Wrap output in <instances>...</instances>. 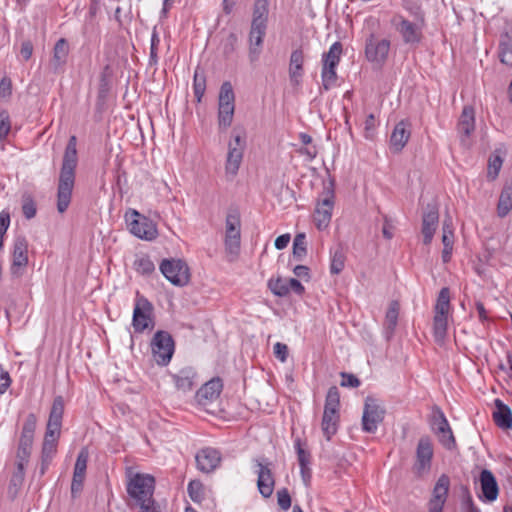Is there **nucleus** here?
<instances>
[{"label": "nucleus", "mask_w": 512, "mask_h": 512, "mask_svg": "<svg viewBox=\"0 0 512 512\" xmlns=\"http://www.w3.org/2000/svg\"><path fill=\"white\" fill-rule=\"evenodd\" d=\"M257 475V487L264 498H269L274 491L275 479L272 473V462L264 457H256L252 460Z\"/></svg>", "instance_id": "nucleus-9"}, {"label": "nucleus", "mask_w": 512, "mask_h": 512, "mask_svg": "<svg viewBox=\"0 0 512 512\" xmlns=\"http://www.w3.org/2000/svg\"><path fill=\"white\" fill-rule=\"evenodd\" d=\"M391 24L401 35L405 44H417L422 37V28L424 23L409 21L404 16L396 14L391 19Z\"/></svg>", "instance_id": "nucleus-12"}, {"label": "nucleus", "mask_w": 512, "mask_h": 512, "mask_svg": "<svg viewBox=\"0 0 512 512\" xmlns=\"http://www.w3.org/2000/svg\"><path fill=\"white\" fill-rule=\"evenodd\" d=\"M245 149V140L239 134L232 136L228 143V152L225 162V173L230 179H233L240 168L243 153Z\"/></svg>", "instance_id": "nucleus-14"}, {"label": "nucleus", "mask_w": 512, "mask_h": 512, "mask_svg": "<svg viewBox=\"0 0 512 512\" xmlns=\"http://www.w3.org/2000/svg\"><path fill=\"white\" fill-rule=\"evenodd\" d=\"M126 490L140 508L154 505L155 478L146 473H134L131 468L127 469Z\"/></svg>", "instance_id": "nucleus-2"}, {"label": "nucleus", "mask_w": 512, "mask_h": 512, "mask_svg": "<svg viewBox=\"0 0 512 512\" xmlns=\"http://www.w3.org/2000/svg\"><path fill=\"white\" fill-rule=\"evenodd\" d=\"M57 452V444H51L50 442H43L41 458L52 461L53 457Z\"/></svg>", "instance_id": "nucleus-57"}, {"label": "nucleus", "mask_w": 512, "mask_h": 512, "mask_svg": "<svg viewBox=\"0 0 512 512\" xmlns=\"http://www.w3.org/2000/svg\"><path fill=\"white\" fill-rule=\"evenodd\" d=\"M12 95V81L8 76L0 80V97L9 98Z\"/></svg>", "instance_id": "nucleus-58"}, {"label": "nucleus", "mask_w": 512, "mask_h": 512, "mask_svg": "<svg viewBox=\"0 0 512 512\" xmlns=\"http://www.w3.org/2000/svg\"><path fill=\"white\" fill-rule=\"evenodd\" d=\"M187 491L191 500L195 503H201L205 498L204 486L199 480H191Z\"/></svg>", "instance_id": "nucleus-47"}, {"label": "nucleus", "mask_w": 512, "mask_h": 512, "mask_svg": "<svg viewBox=\"0 0 512 512\" xmlns=\"http://www.w3.org/2000/svg\"><path fill=\"white\" fill-rule=\"evenodd\" d=\"M343 52V47L341 42L337 41L334 42L328 52H325L322 56V66L323 67H331V68H337L341 55Z\"/></svg>", "instance_id": "nucleus-37"}, {"label": "nucleus", "mask_w": 512, "mask_h": 512, "mask_svg": "<svg viewBox=\"0 0 512 512\" xmlns=\"http://www.w3.org/2000/svg\"><path fill=\"white\" fill-rule=\"evenodd\" d=\"M33 44L30 40H25L21 43L20 55L24 61H28L33 54Z\"/></svg>", "instance_id": "nucleus-62"}, {"label": "nucleus", "mask_w": 512, "mask_h": 512, "mask_svg": "<svg viewBox=\"0 0 512 512\" xmlns=\"http://www.w3.org/2000/svg\"><path fill=\"white\" fill-rule=\"evenodd\" d=\"M133 215L136 217L130 224V232L136 237L152 241L157 238L158 230L156 224L149 218L141 216L136 210L133 211Z\"/></svg>", "instance_id": "nucleus-19"}, {"label": "nucleus", "mask_w": 512, "mask_h": 512, "mask_svg": "<svg viewBox=\"0 0 512 512\" xmlns=\"http://www.w3.org/2000/svg\"><path fill=\"white\" fill-rule=\"evenodd\" d=\"M69 45L65 38H60L54 45L53 55L50 60V67L54 73L62 70L67 62Z\"/></svg>", "instance_id": "nucleus-28"}, {"label": "nucleus", "mask_w": 512, "mask_h": 512, "mask_svg": "<svg viewBox=\"0 0 512 512\" xmlns=\"http://www.w3.org/2000/svg\"><path fill=\"white\" fill-rule=\"evenodd\" d=\"M11 385V378L7 371L0 368V395L4 394Z\"/></svg>", "instance_id": "nucleus-64"}, {"label": "nucleus", "mask_w": 512, "mask_h": 512, "mask_svg": "<svg viewBox=\"0 0 512 512\" xmlns=\"http://www.w3.org/2000/svg\"><path fill=\"white\" fill-rule=\"evenodd\" d=\"M278 505L283 510H288L291 506V497L286 488H283L277 492Z\"/></svg>", "instance_id": "nucleus-55"}, {"label": "nucleus", "mask_w": 512, "mask_h": 512, "mask_svg": "<svg viewBox=\"0 0 512 512\" xmlns=\"http://www.w3.org/2000/svg\"><path fill=\"white\" fill-rule=\"evenodd\" d=\"M341 386L356 388L360 385V380L353 374L342 372L341 374Z\"/></svg>", "instance_id": "nucleus-59"}, {"label": "nucleus", "mask_w": 512, "mask_h": 512, "mask_svg": "<svg viewBox=\"0 0 512 512\" xmlns=\"http://www.w3.org/2000/svg\"><path fill=\"white\" fill-rule=\"evenodd\" d=\"M25 466L26 465L24 464L16 463V470L14 471L10 479V483L7 490L8 497L11 500L16 499L19 491L21 490V487L25 479Z\"/></svg>", "instance_id": "nucleus-33"}, {"label": "nucleus", "mask_w": 512, "mask_h": 512, "mask_svg": "<svg viewBox=\"0 0 512 512\" xmlns=\"http://www.w3.org/2000/svg\"><path fill=\"white\" fill-rule=\"evenodd\" d=\"M266 35V28L250 27L249 31V50L248 58L250 63H256L259 60L263 48L264 37Z\"/></svg>", "instance_id": "nucleus-25"}, {"label": "nucleus", "mask_w": 512, "mask_h": 512, "mask_svg": "<svg viewBox=\"0 0 512 512\" xmlns=\"http://www.w3.org/2000/svg\"><path fill=\"white\" fill-rule=\"evenodd\" d=\"M339 408V390L336 386H331L328 389L326 395L324 412L321 423L323 434L328 441L331 440L332 436L335 435L338 430V424L340 419Z\"/></svg>", "instance_id": "nucleus-3"}, {"label": "nucleus", "mask_w": 512, "mask_h": 512, "mask_svg": "<svg viewBox=\"0 0 512 512\" xmlns=\"http://www.w3.org/2000/svg\"><path fill=\"white\" fill-rule=\"evenodd\" d=\"M37 418L29 413L24 421L16 453V463L27 465L32 452Z\"/></svg>", "instance_id": "nucleus-6"}, {"label": "nucleus", "mask_w": 512, "mask_h": 512, "mask_svg": "<svg viewBox=\"0 0 512 512\" xmlns=\"http://www.w3.org/2000/svg\"><path fill=\"white\" fill-rule=\"evenodd\" d=\"M288 285V279H283L281 277L270 279L268 281V288L278 297H286L290 293Z\"/></svg>", "instance_id": "nucleus-44"}, {"label": "nucleus", "mask_w": 512, "mask_h": 512, "mask_svg": "<svg viewBox=\"0 0 512 512\" xmlns=\"http://www.w3.org/2000/svg\"><path fill=\"white\" fill-rule=\"evenodd\" d=\"M334 191L332 188L325 187L314 212V223L318 230L326 229L332 218L334 207Z\"/></svg>", "instance_id": "nucleus-13"}, {"label": "nucleus", "mask_w": 512, "mask_h": 512, "mask_svg": "<svg viewBox=\"0 0 512 512\" xmlns=\"http://www.w3.org/2000/svg\"><path fill=\"white\" fill-rule=\"evenodd\" d=\"M480 484L486 500L492 502L497 499L499 488L496 478L490 470L484 469L481 471Z\"/></svg>", "instance_id": "nucleus-29"}, {"label": "nucleus", "mask_w": 512, "mask_h": 512, "mask_svg": "<svg viewBox=\"0 0 512 512\" xmlns=\"http://www.w3.org/2000/svg\"><path fill=\"white\" fill-rule=\"evenodd\" d=\"M152 358L159 366H167L175 351V342L168 331L158 330L150 342Z\"/></svg>", "instance_id": "nucleus-4"}, {"label": "nucleus", "mask_w": 512, "mask_h": 512, "mask_svg": "<svg viewBox=\"0 0 512 512\" xmlns=\"http://www.w3.org/2000/svg\"><path fill=\"white\" fill-rule=\"evenodd\" d=\"M268 14H269L268 0H255L254 6H253V15H252L251 26L267 29Z\"/></svg>", "instance_id": "nucleus-32"}, {"label": "nucleus", "mask_w": 512, "mask_h": 512, "mask_svg": "<svg viewBox=\"0 0 512 512\" xmlns=\"http://www.w3.org/2000/svg\"><path fill=\"white\" fill-rule=\"evenodd\" d=\"M390 50V41L379 39L374 33L366 38L365 56L369 62L382 65L385 63Z\"/></svg>", "instance_id": "nucleus-16"}, {"label": "nucleus", "mask_w": 512, "mask_h": 512, "mask_svg": "<svg viewBox=\"0 0 512 512\" xmlns=\"http://www.w3.org/2000/svg\"><path fill=\"white\" fill-rule=\"evenodd\" d=\"M159 269L163 276L175 286L182 287L189 282V268L181 259H163Z\"/></svg>", "instance_id": "nucleus-8"}, {"label": "nucleus", "mask_w": 512, "mask_h": 512, "mask_svg": "<svg viewBox=\"0 0 512 512\" xmlns=\"http://www.w3.org/2000/svg\"><path fill=\"white\" fill-rule=\"evenodd\" d=\"M307 255V243L305 233L296 234L293 241V256L298 261H302Z\"/></svg>", "instance_id": "nucleus-45"}, {"label": "nucleus", "mask_w": 512, "mask_h": 512, "mask_svg": "<svg viewBox=\"0 0 512 512\" xmlns=\"http://www.w3.org/2000/svg\"><path fill=\"white\" fill-rule=\"evenodd\" d=\"M85 476L77 475L73 473L72 483H71V493L73 496L79 493L83 488Z\"/></svg>", "instance_id": "nucleus-63"}, {"label": "nucleus", "mask_w": 512, "mask_h": 512, "mask_svg": "<svg viewBox=\"0 0 512 512\" xmlns=\"http://www.w3.org/2000/svg\"><path fill=\"white\" fill-rule=\"evenodd\" d=\"M64 413V400L62 396H57L53 400L50 410L47 426L55 430H60L62 425V418Z\"/></svg>", "instance_id": "nucleus-35"}, {"label": "nucleus", "mask_w": 512, "mask_h": 512, "mask_svg": "<svg viewBox=\"0 0 512 512\" xmlns=\"http://www.w3.org/2000/svg\"><path fill=\"white\" fill-rule=\"evenodd\" d=\"M449 488L450 478L448 475L442 474L433 488L432 497L428 504L429 512H442L447 500Z\"/></svg>", "instance_id": "nucleus-21"}, {"label": "nucleus", "mask_w": 512, "mask_h": 512, "mask_svg": "<svg viewBox=\"0 0 512 512\" xmlns=\"http://www.w3.org/2000/svg\"><path fill=\"white\" fill-rule=\"evenodd\" d=\"M512 210V187H504L499 196L497 214L500 218L506 217Z\"/></svg>", "instance_id": "nucleus-39"}, {"label": "nucleus", "mask_w": 512, "mask_h": 512, "mask_svg": "<svg viewBox=\"0 0 512 512\" xmlns=\"http://www.w3.org/2000/svg\"><path fill=\"white\" fill-rule=\"evenodd\" d=\"M237 36L234 33H230L223 44V54L228 57L236 48Z\"/></svg>", "instance_id": "nucleus-56"}, {"label": "nucleus", "mask_w": 512, "mask_h": 512, "mask_svg": "<svg viewBox=\"0 0 512 512\" xmlns=\"http://www.w3.org/2000/svg\"><path fill=\"white\" fill-rule=\"evenodd\" d=\"M88 462V452L86 449H82L76 459L74 473L77 475L85 476Z\"/></svg>", "instance_id": "nucleus-51"}, {"label": "nucleus", "mask_w": 512, "mask_h": 512, "mask_svg": "<svg viewBox=\"0 0 512 512\" xmlns=\"http://www.w3.org/2000/svg\"><path fill=\"white\" fill-rule=\"evenodd\" d=\"M400 305L398 301H392L389 304V308L385 315V334L386 338L389 339L393 336L395 328L398 323Z\"/></svg>", "instance_id": "nucleus-36"}, {"label": "nucleus", "mask_w": 512, "mask_h": 512, "mask_svg": "<svg viewBox=\"0 0 512 512\" xmlns=\"http://www.w3.org/2000/svg\"><path fill=\"white\" fill-rule=\"evenodd\" d=\"M321 78L323 89L326 91L330 90L337 82L336 68L322 66Z\"/></svg>", "instance_id": "nucleus-48"}, {"label": "nucleus", "mask_w": 512, "mask_h": 512, "mask_svg": "<svg viewBox=\"0 0 512 512\" xmlns=\"http://www.w3.org/2000/svg\"><path fill=\"white\" fill-rule=\"evenodd\" d=\"M434 450L429 436H422L417 444L416 459L413 471L418 477H423L431 469Z\"/></svg>", "instance_id": "nucleus-15"}, {"label": "nucleus", "mask_w": 512, "mask_h": 512, "mask_svg": "<svg viewBox=\"0 0 512 512\" xmlns=\"http://www.w3.org/2000/svg\"><path fill=\"white\" fill-rule=\"evenodd\" d=\"M450 289L443 287L438 294L436 304L434 306V314L449 315L450 313Z\"/></svg>", "instance_id": "nucleus-40"}, {"label": "nucleus", "mask_w": 512, "mask_h": 512, "mask_svg": "<svg viewBox=\"0 0 512 512\" xmlns=\"http://www.w3.org/2000/svg\"><path fill=\"white\" fill-rule=\"evenodd\" d=\"M474 130L475 110L472 106L466 105L463 107L457 124V133L463 146H468V139Z\"/></svg>", "instance_id": "nucleus-22"}, {"label": "nucleus", "mask_w": 512, "mask_h": 512, "mask_svg": "<svg viewBox=\"0 0 512 512\" xmlns=\"http://www.w3.org/2000/svg\"><path fill=\"white\" fill-rule=\"evenodd\" d=\"M235 112V94L229 81L222 83L218 96V125L226 130L233 122Z\"/></svg>", "instance_id": "nucleus-5"}, {"label": "nucleus", "mask_w": 512, "mask_h": 512, "mask_svg": "<svg viewBox=\"0 0 512 512\" xmlns=\"http://www.w3.org/2000/svg\"><path fill=\"white\" fill-rule=\"evenodd\" d=\"M403 7L414 18V21L425 23L424 12L417 2L413 0H403Z\"/></svg>", "instance_id": "nucleus-49"}, {"label": "nucleus", "mask_w": 512, "mask_h": 512, "mask_svg": "<svg viewBox=\"0 0 512 512\" xmlns=\"http://www.w3.org/2000/svg\"><path fill=\"white\" fill-rule=\"evenodd\" d=\"M495 410L493 412V420L496 425L502 429H510L512 427V411L508 405L504 404L500 399L495 400Z\"/></svg>", "instance_id": "nucleus-31"}, {"label": "nucleus", "mask_w": 512, "mask_h": 512, "mask_svg": "<svg viewBox=\"0 0 512 512\" xmlns=\"http://www.w3.org/2000/svg\"><path fill=\"white\" fill-rule=\"evenodd\" d=\"M346 255L341 246L330 251V273L340 274L345 267Z\"/></svg>", "instance_id": "nucleus-38"}, {"label": "nucleus", "mask_w": 512, "mask_h": 512, "mask_svg": "<svg viewBox=\"0 0 512 512\" xmlns=\"http://www.w3.org/2000/svg\"><path fill=\"white\" fill-rule=\"evenodd\" d=\"M77 138L70 136L66 145L57 187V210L64 213L71 202L72 192L75 184L77 157Z\"/></svg>", "instance_id": "nucleus-1"}, {"label": "nucleus", "mask_w": 512, "mask_h": 512, "mask_svg": "<svg viewBox=\"0 0 512 512\" xmlns=\"http://www.w3.org/2000/svg\"><path fill=\"white\" fill-rule=\"evenodd\" d=\"M439 222L438 206L435 203H428L422 215L423 243L429 245L432 242Z\"/></svg>", "instance_id": "nucleus-20"}, {"label": "nucleus", "mask_w": 512, "mask_h": 512, "mask_svg": "<svg viewBox=\"0 0 512 512\" xmlns=\"http://www.w3.org/2000/svg\"><path fill=\"white\" fill-rule=\"evenodd\" d=\"M304 53L302 49H295L291 52L289 61V78L293 86H298L304 74Z\"/></svg>", "instance_id": "nucleus-27"}, {"label": "nucleus", "mask_w": 512, "mask_h": 512, "mask_svg": "<svg viewBox=\"0 0 512 512\" xmlns=\"http://www.w3.org/2000/svg\"><path fill=\"white\" fill-rule=\"evenodd\" d=\"M132 326L135 333H143L152 330L155 326L153 318V306L144 297H138L133 310Z\"/></svg>", "instance_id": "nucleus-11"}, {"label": "nucleus", "mask_w": 512, "mask_h": 512, "mask_svg": "<svg viewBox=\"0 0 512 512\" xmlns=\"http://www.w3.org/2000/svg\"><path fill=\"white\" fill-rule=\"evenodd\" d=\"M275 357L281 362H285L288 357V346L284 343L277 342L273 347Z\"/></svg>", "instance_id": "nucleus-60"}, {"label": "nucleus", "mask_w": 512, "mask_h": 512, "mask_svg": "<svg viewBox=\"0 0 512 512\" xmlns=\"http://www.w3.org/2000/svg\"><path fill=\"white\" fill-rule=\"evenodd\" d=\"M225 248L230 254H238L241 243V219L237 210H230L225 219Z\"/></svg>", "instance_id": "nucleus-10"}, {"label": "nucleus", "mask_w": 512, "mask_h": 512, "mask_svg": "<svg viewBox=\"0 0 512 512\" xmlns=\"http://www.w3.org/2000/svg\"><path fill=\"white\" fill-rule=\"evenodd\" d=\"M193 90L197 101L200 102L206 90V77L204 72L199 69L194 72Z\"/></svg>", "instance_id": "nucleus-46"}, {"label": "nucleus", "mask_w": 512, "mask_h": 512, "mask_svg": "<svg viewBox=\"0 0 512 512\" xmlns=\"http://www.w3.org/2000/svg\"><path fill=\"white\" fill-rule=\"evenodd\" d=\"M498 54L503 64L512 65V28L501 34Z\"/></svg>", "instance_id": "nucleus-34"}, {"label": "nucleus", "mask_w": 512, "mask_h": 512, "mask_svg": "<svg viewBox=\"0 0 512 512\" xmlns=\"http://www.w3.org/2000/svg\"><path fill=\"white\" fill-rule=\"evenodd\" d=\"M409 127V123L404 120L395 125L390 137V149L394 153L401 152L407 144L411 135Z\"/></svg>", "instance_id": "nucleus-26"}, {"label": "nucleus", "mask_w": 512, "mask_h": 512, "mask_svg": "<svg viewBox=\"0 0 512 512\" xmlns=\"http://www.w3.org/2000/svg\"><path fill=\"white\" fill-rule=\"evenodd\" d=\"M195 378L196 372L191 367H184L179 370L178 373L173 375V380L177 389L184 393L191 391L195 387Z\"/></svg>", "instance_id": "nucleus-30"}, {"label": "nucleus", "mask_w": 512, "mask_h": 512, "mask_svg": "<svg viewBox=\"0 0 512 512\" xmlns=\"http://www.w3.org/2000/svg\"><path fill=\"white\" fill-rule=\"evenodd\" d=\"M431 428L437 435L439 442L447 449L456 447V440L449 422L439 406L432 408L430 419Z\"/></svg>", "instance_id": "nucleus-7"}, {"label": "nucleus", "mask_w": 512, "mask_h": 512, "mask_svg": "<svg viewBox=\"0 0 512 512\" xmlns=\"http://www.w3.org/2000/svg\"><path fill=\"white\" fill-rule=\"evenodd\" d=\"M376 126L377 121L374 114H369L364 123V136L366 139H372L374 137Z\"/></svg>", "instance_id": "nucleus-54"}, {"label": "nucleus", "mask_w": 512, "mask_h": 512, "mask_svg": "<svg viewBox=\"0 0 512 512\" xmlns=\"http://www.w3.org/2000/svg\"><path fill=\"white\" fill-rule=\"evenodd\" d=\"M296 451H297L299 466H303V467L309 466L310 465V457H311L310 453L301 447L300 442L296 443Z\"/></svg>", "instance_id": "nucleus-61"}, {"label": "nucleus", "mask_w": 512, "mask_h": 512, "mask_svg": "<svg viewBox=\"0 0 512 512\" xmlns=\"http://www.w3.org/2000/svg\"><path fill=\"white\" fill-rule=\"evenodd\" d=\"M448 316L449 315L434 314L433 332L437 341H442L446 336L448 328Z\"/></svg>", "instance_id": "nucleus-43"}, {"label": "nucleus", "mask_w": 512, "mask_h": 512, "mask_svg": "<svg viewBox=\"0 0 512 512\" xmlns=\"http://www.w3.org/2000/svg\"><path fill=\"white\" fill-rule=\"evenodd\" d=\"M28 265V241L25 236L15 237L12 246V263L10 272L13 276H21Z\"/></svg>", "instance_id": "nucleus-18"}, {"label": "nucleus", "mask_w": 512, "mask_h": 512, "mask_svg": "<svg viewBox=\"0 0 512 512\" xmlns=\"http://www.w3.org/2000/svg\"><path fill=\"white\" fill-rule=\"evenodd\" d=\"M197 468L203 473L213 472L221 462V453L219 450L212 447H205L200 449L196 456Z\"/></svg>", "instance_id": "nucleus-23"}, {"label": "nucleus", "mask_w": 512, "mask_h": 512, "mask_svg": "<svg viewBox=\"0 0 512 512\" xmlns=\"http://www.w3.org/2000/svg\"><path fill=\"white\" fill-rule=\"evenodd\" d=\"M503 160L500 156H491L488 161V177L494 180L502 167Z\"/></svg>", "instance_id": "nucleus-52"}, {"label": "nucleus", "mask_w": 512, "mask_h": 512, "mask_svg": "<svg viewBox=\"0 0 512 512\" xmlns=\"http://www.w3.org/2000/svg\"><path fill=\"white\" fill-rule=\"evenodd\" d=\"M442 243L443 246H449L454 244V232L452 222L450 219H445L442 226Z\"/></svg>", "instance_id": "nucleus-50"}, {"label": "nucleus", "mask_w": 512, "mask_h": 512, "mask_svg": "<svg viewBox=\"0 0 512 512\" xmlns=\"http://www.w3.org/2000/svg\"><path fill=\"white\" fill-rule=\"evenodd\" d=\"M223 384L220 378H213L206 382L196 392V400L201 405H206L217 399L222 391Z\"/></svg>", "instance_id": "nucleus-24"}, {"label": "nucleus", "mask_w": 512, "mask_h": 512, "mask_svg": "<svg viewBox=\"0 0 512 512\" xmlns=\"http://www.w3.org/2000/svg\"><path fill=\"white\" fill-rule=\"evenodd\" d=\"M385 411L373 397H366L362 415V428L367 433H375L384 419Z\"/></svg>", "instance_id": "nucleus-17"}, {"label": "nucleus", "mask_w": 512, "mask_h": 512, "mask_svg": "<svg viewBox=\"0 0 512 512\" xmlns=\"http://www.w3.org/2000/svg\"><path fill=\"white\" fill-rule=\"evenodd\" d=\"M11 129L10 117L6 111L0 112V140H4Z\"/></svg>", "instance_id": "nucleus-53"}, {"label": "nucleus", "mask_w": 512, "mask_h": 512, "mask_svg": "<svg viewBox=\"0 0 512 512\" xmlns=\"http://www.w3.org/2000/svg\"><path fill=\"white\" fill-rule=\"evenodd\" d=\"M133 268L137 273L143 276H149L155 271V265L147 255L136 256L133 263Z\"/></svg>", "instance_id": "nucleus-41"}, {"label": "nucleus", "mask_w": 512, "mask_h": 512, "mask_svg": "<svg viewBox=\"0 0 512 512\" xmlns=\"http://www.w3.org/2000/svg\"><path fill=\"white\" fill-rule=\"evenodd\" d=\"M21 208L27 220L34 218L37 214V205L30 192H24L21 196Z\"/></svg>", "instance_id": "nucleus-42"}]
</instances>
